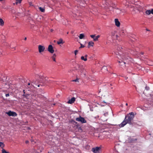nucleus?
Masks as SVG:
<instances>
[{"mask_svg": "<svg viewBox=\"0 0 153 153\" xmlns=\"http://www.w3.org/2000/svg\"><path fill=\"white\" fill-rule=\"evenodd\" d=\"M123 55H119L117 56V57L120 59V60L118 61V62L120 63V65L121 67L123 68H124L125 66V64L128 63L129 61H131V59L130 58H127L126 59Z\"/></svg>", "mask_w": 153, "mask_h": 153, "instance_id": "obj_1", "label": "nucleus"}, {"mask_svg": "<svg viewBox=\"0 0 153 153\" xmlns=\"http://www.w3.org/2000/svg\"><path fill=\"white\" fill-rule=\"evenodd\" d=\"M134 117V114L133 112H131L128 114L126 116L125 119L127 122L128 123L131 124V121L133 120Z\"/></svg>", "mask_w": 153, "mask_h": 153, "instance_id": "obj_2", "label": "nucleus"}, {"mask_svg": "<svg viewBox=\"0 0 153 153\" xmlns=\"http://www.w3.org/2000/svg\"><path fill=\"white\" fill-rule=\"evenodd\" d=\"M76 120L78 122H80L82 123H86V121L85 119L83 117L81 116H80L79 117L76 118Z\"/></svg>", "mask_w": 153, "mask_h": 153, "instance_id": "obj_3", "label": "nucleus"}, {"mask_svg": "<svg viewBox=\"0 0 153 153\" xmlns=\"http://www.w3.org/2000/svg\"><path fill=\"white\" fill-rule=\"evenodd\" d=\"M101 149L100 147H96L92 149V151L94 153H99Z\"/></svg>", "mask_w": 153, "mask_h": 153, "instance_id": "obj_4", "label": "nucleus"}, {"mask_svg": "<svg viewBox=\"0 0 153 153\" xmlns=\"http://www.w3.org/2000/svg\"><path fill=\"white\" fill-rule=\"evenodd\" d=\"M39 52V53H41L44 52L45 49V48L43 45H39L38 46Z\"/></svg>", "mask_w": 153, "mask_h": 153, "instance_id": "obj_5", "label": "nucleus"}, {"mask_svg": "<svg viewBox=\"0 0 153 153\" xmlns=\"http://www.w3.org/2000/svg\"><path fill=\"white\" fill-rule=\"evenodd\" d=\"M6 113L10 116L16 117L17 115V114L16 112L11 111L6 112Z\"/></svg>", "mask_w": 153, "mask_h": 153, "instance_id": "obj_6", "label": "nucleus"}, {"mask_svg": "<svg viewBox=\"0 0 153 153\" xmlns=\"http://www.w3.org/2000/svg\"><path fill=\"white\" fill-rule=\"evenodd\" d=\"M100 36L99 35H98L96 36V35H90V37L93 39V40L94 41H97L98 40V39L100 38Z\"/></svg>", "mask_w": 153, "mask_h": 153, "instance_id": "obj_7", "label": "nucleus"}, {"mask_svg": "<svg viewBox=\"0 0 153 153\" xmlns=\"http://www.w3.org/2000/svg\"><path fill=\"white\" fill-rule=\"evenodd\" d=\"M48 51L51 53H53L54 52L53 48L51 45H49L48 48Z\"/></svg>", "mask_w": 153, "mask_h": 153, "instance_id": "obj_8", "label": "nucleus"}, {"mask_svg": "<svg viewBox=\"0 0 153 153\" xmlns=\"http://www.w3.org/2000/svg\"><path fill=\"white\" fill-rule=\"evenodd\" d=\"M127 123H128L126 121V119H125L119 125V126L121 127H123Z\"/></svg>", "mask_w": 153, "mask_h": 153, "instance_id": "obj_9", "label": "nucleus"}, {"mask_svg": "<svg viewBox=\"0 0 153 153\" xmlns=\"http://www.w3.org/2000/svg\"><path fill=\"white\" fill-rule=\"evenodd\" d=\"M146 13L147 15H149L151 14H153V9L151 10H148L146 11Z\"/></svg>", "mask_w": 153, "mask_h": 153, "instance_id": "obj_10", "label": "nucleus"}, {"mask_svg": "<svg viewBox=\"0 0 153 153\" xmlns=\"http://www.w3.org/2000/svg\"><path fill=\"white\" fill-rule=\"evenodd\" d=\"M114 22L116 25L117 27H119L120 26V23L118 19H116L114 20Z\"/></svg>", "mask_w": 153, "mask_h": 153, "instance_id": "obj_11", "label": "nucleus"}, {"mask_svg": "<svg viewBox=\"0 0 153 153\" xmlns=\"http://www.w3.org/2000/svg\"><path fill=\"white\" fill-rule=\"evenodd\" d=\"M75 98L74 97H72L70 100H69L68 103L69 104H72L75 101Z\"/></svg>", "mask_w": 153, "mask_h": 153, "instance_id": "obj_12", "label": "nucleus"}, {"mask_svg": "<svg viewBox=\"0 0 153 153\" xmlns=\"http://www.w3.org/2000/svg\"><path fill=\"white\" fill-rule=\"evenodd\" d=\"M57 44L59 45L60 44H63L64 43V42L63 41L62 39H60L59 41L57 42Z\"/></svg>", "mask_w": 153, "mask_h": 153, "instance_id": "obj_13", "label": "nucleus"}, {"mask_svg": "<svg viewBox=\"0 0 153 153\" xmlns=\"http://www.w3.org/2000/svg\"><path fill=\"white\" fill-rule=\"evenodd\" d=\"M107 103L104 101L103 102L99 103V105L101 106H104Z\"/></svg>", "mask_w": 153, "mask_h": 153, "instance_id": "obj_14", "label": "nucleus"}, {"mask_svg": "<svg viewBox=\"0 0 153 153\" xmlns=\"http://www.w3.org/2000/svg\"><path fill=\"white\" fill-rule=\"evenodd\" d=\"M94 45V43L92 42H90L88 43V47L89 48L91 46H93Z\"/></svg>", "mask_w": 153, "mask_h": 153, "instance_id": "obj_15", "label": "nucleus"}, {"mask_svg": "<svg viewBox=\"0 0 153 153\" xmlns=\"http://www.w3.org/2000/svg\"><path fill=\"white\" fill-rule=\"evenodd\" d=\"M131 53L132 54H133L134 55H137L138 54V53L136 51L134 50L133 51H132L131 52Z\"/></svg>", "mask_w": 153, "mask_h": 153, "instance_id": "obj_16", "label": "nucleus"}, {"mask_svg": "<svg viewBox=\"0 0 153 153\" xmlns=\"http://www.w3.org/2000/svg\"><path fill=\"white\" fill-rule=\"evenodd\" d=\"M4 24V22L3 19L0 18V26H3Z\"/></svg>", "mask_w": 153, "mask_h": 153, "instance_id": "obj_17", "label": "nucleus"}, {"mask_svg": "<svg viewBox=\"0 0 153 153\" xmlns=\"http://www.w3.org/2000/svg\"><path fill=\"white\" fill-rule=\"evenodd\" d=\"M56 56V55L55 54H53V56H52L51 58L52 59V60L55 62H56V60L55 59V58Z\"/></svg>", "mask_w": 153, "mask_h": 153, "instance_id": "obj_18", "label": "nucleus"}, {"mask_svg": "<svg viewBox=\"0 0 153 153\" xmlns=\"http://www.w3.org/2000/svg\"><path fill=\"white\" fill-rule=\"evenodd\" d=\"M115 33H116V32L115 31H113L111 32L110 35L112 38H113L114 37L115 35Z\"/></svg>", "mask_w": 153, "mask_h": 153, "instance_id": "obj_19", "label": "nucleus"}, {"mask_svg": "<svg viewBox=\"0 0 153 153\" xmlns=\"http://www.w3.org/2000/svg\"><path fill=\"white\" fill-rule=\"evenodd\" d=\"M84 34L83 33H81L79 34V38L80 39H82L84 38Z\"/></svg>", "mask_w": 153, "mask_h": 153, "instance_id": "obj_20", "label": "nucleus"}, {"mask_svg": "<svg viewBox=\"0 0 153 153\" xmlns=\"http://www.w3.org/2000/svg\"><path fill=\"white\" fill-rule=\"evenodd\" d=\"M22 0H16V4H20Z\"/></svg>", "mask_w": 153, "mask_h": 153, "instance_id": "obj_21", "label": "nucleus"}, {"mask_svg": "<svg viewBox=\"0 0 153 153\" xmlns=\"http://www.w3.org/2000/svg\"><path fill=\"white\" fill-rule=\"evenodd\" d=\"M39 9L42 12H44L45 11V9L43 7H39Z\"/></svg>", "mask_w": 153, "mask_h": 153, "instance_id": "obj_22", "label": "nucleus"}, {"mask_svg": "<svg viewBox=\"0 0 153 153\" xmlns=\"http://www.w3.org/2000/svg\"><path fill=\"white\" fill-rule=\"evenodd\" d=\"M81 59L84 61H86L87 60V59L85 58L84 56H82L81 57Z\"/></svg>", "mask_w": 153, "mask_h": 153, "instance_id": "obj_23", "label": "nucleus"}, {"mask_svg": "<svg viewBox=\"0 0 153 153\" xmlns=\"http://www.w3.org/2000/svg\"><path fill=\"white\" fill-rule=\"evenodd\" d=\"M4 145L3 143L1 142H0V147L2 148H3V147H4Z\"/></svg>", "mask_w": 153, "mask_h": 153, "instance_id": "obj_24", "label": "nucleus"}, {"mask_svg": "<svg viewBox=\"0 0 153 153\" xmlns=\"http://www.w3.org/2000/svg\"><path fill=\"white\" fill-rule=\"evenodd\" d=\"M2 153H9L8 152H6L4 149H2Z\"/></svg>", "mask_w": 153, "mask_h": 153, "instance_id": "obj_25", "label": "nucleus"}, {"mask_svg": "<svg viewBox=\"0 0 153 153\" xmlns=\"http://www.w3.org/2000/svg\"><path fill=\"white\" fill-rule=\"evenodd\" d=\"M78 52V51L77 50H76L74 51V53L75 55H76L77 53Z\"/></svg>", "mask_w": 153, "mask_h": 153, "instance_id": "obj_26", "label": "nucleus"}, {"mask_svg": "<svg viewBox=\"0 0 153 153\" xmlns=\"http://www.w3.org/2000/svg\"><path fill=\"white\" fill-rule=\"evenodd\" d=\"M108 9L110 10H112L113 9V8L111 6H110L109 7Z\"/></svg>", "mask_w": 153, "mask_h": 153, "instance_id": "obj_27", "label": "nucleus"}, {"mask_svg": "<svg viewBox=\"0 0 153 153\" xmlns=\"http://www.w3.org/2000/svg\"><path fill=\"white\" fill-rule=\"evenodd\" d=\"M145 89L147 90H149V87H147V86H146V87H145Z\"/></svg>", "mask_w": 153, "mask_h": 153, "instance_id": "obj_28", "label": "nucleus"}, {"mask_svg": "<svg viewBox=\"0 0 153 153\" xmlns=\"http://www.w3.org/2000/svg\"><path fill=\"white\" fill-rule=\"evenodd\" d=\"M85 47L84 45H82V44H81V46L80 47V48H82Z\"/></svg>", "mask_w": 153, "mask_h": 153, "instance_id": "obj_29", "label": "nucleus"}, {"mask_svg": "<svg viewBox=\"0 0 153 153\" xmlns=\"http://www.w3.org/2000/svg\"><path fill=\"white\" fill-rule=\"evenodd\" d=\"M32 83L34 84H36V81H33V82H32Z\"/></svg>", "mask_w": 153, "mask_h": 153, "instance_id": "obj_30", "label": "nucleus"}, {"mask_svg": "<svg viewBox=\"0 0 153 153\" xmlns=\"http://www.w3.org/2000/svg\"><path fill=\"white\" fill-rule=\"evenodd\" d=\"M5 96H6V97H7L9 96V94H5Z\"/></svg>", "mask_w": 153, "mask_h": 153, "instance_id": "obj_31", "label": "nucleus"}, {"mask_svg": "<svg viewBox=\"0 0 153 153\" xmlns=\"http://www.w3.org/2000/svg\"><path fill=\"white\" fill-rule=\"evenodd\" d=\"M29 4L31 6V5H32V3L31 2H30L29 3Z\"/></svg>", "mask_w": 153, "mask_h": 153, "instance_id": "obj_32", "label": "nucleus"}, {"mask_svg": "<svg viewBox=\"0 0 153 153\" xmlns=\"http://www.w3.org/2000/svg\"><path fill=\"white\" fill-rule=\"evenodd\" d=\"M79 130H80L81 131H82V129L80 127L79 128Z\"/></svg>", "mask_w": 153, "mask_h": 153, "instance_id": "obj_33", "label": "nucleus"}, {"mask_svg": "<svg viewBox=\"0 0 153 153\" xmlns=\"http://www.w3.org/2000/svg\"><path fill=\"white\" fill-rule=\"evenodd\" d=\"M78 80L77 79H76L75 80H73V82H76Z\"/></svg>", "mask_w": 153, "mask_h": 153, "instance_id": "obj_34", "label": "nucleus"}, {"mask_svg": "<svg viewBox=\"0 0 153 153\" xmlns=\"http://www.w3.org/2000/svg\"><path fill=\"white\" fill-rule=\"evenodd\" d=\"M87 56H88V55H85V58H87Z\"/></svg>", "mask_w": 153, "mask_h": 153, "instance_id": "obj_35", "label": "nucleus"}, {"mask_svg": "<svg viewBox=\"0 0 153 153\" xmlns=\"http://www.w3.org/2000/svg\"><path fill=\"white\" fill-rule=\"evenodd\" d=\"M4 0H0V2H2L3 1H4Z\"/></svg>", "mask_w": 153, "mask_h": 153, "instance_id": "obj_36", "label": "nucleus"}, {"mask_svg": "<svg viewBox=\"0 0 153 153\" xmlns=\"http://www.w3.org/2000/svg\"><path fill=\"white\" fill-rule=\"evenodd\" d=\"M30 83H28V85H30Z\"/></svg>", "mask_w": 153, "mask_h": 153, "instance_id": "obj_37", "label": "nucleus"}, {"mask_svg": "<svg viewBox=\"0 0 153 153\" xmlns=\"http://www.w3.org/2000/svg\"><path fill=\"white\" fill-rule=\"evenodd\" d=\"M28 142V141H26V143H27Z\"/></svg>", "mask_w": 153, "mask_h": 153, "instance_id": "obj_38", "label": "nucleus"}, {"mask_svg": "<svg viewBox=\"0 0 153 153\" xmlns=\"http://www.w3.org/2000/svg\"><path fill=\"white\" fill-rule=\"evenodd\" d=\"M24 39H25V40H26L27 39V38H26V37H25V38Z\"/></svg>", "mask_w": 153, "mask_h": 153, "instance_id": "obj_39", "label": "nucleus"}, {"mask_svg": "<svg viewBox=\"0 0 153 153\" xmlns=\"http://www.w3.org/2000/svg\"><path fill=\"white\" fill-rule=\"evenodd\" d=\"M146 30L147 31H149V30H148V29H146Z\"/></svg>", "mask_w": 153, "mask_h": 153, "instance_id": "obj_40", "label": "nucleus"}, {"mask_svg": "<svg viewBox=\"0 0 153 153\" xmlns=\"http://www.w3.org/2000/svg\"><path fill=\"white\" fill-rule=\"evenodd\" d=\"M53 29H51V32L53 31Z\"/></svg>", "mask_w": 153, "mask_h": 153, "instance_id": "obj_41", "label": "nucleus"}, {"mask_svg": "<svg viewBox=\"0 0 153 153\" xmlns=\"http://www.w3.org/2000/svg\"><path fill=\"white\" fill-rule=\"evenodd\" d=\"M126 105H127V106L128 105V103H126Z\"/></svg>", "mask_w": 153, "mask_h": 153, "instance_id": "obj_42", "label": "nucleus"}, {"mask_svg": "<svg viewBox=\"0 0 153 153\" xmlns=\"http://www.w3.org/2000/svg\"><path fill=\"white\" fill-rule=\"evenodd\" d=\"M37 86H38V87H39V85H37Z\"/></svg>", "mask_w": 153, "mask_h": 153, "instance_id": "obj_43", "label": "nucleus"}, {"mask_svg": "<svg viewBox=\"0 0 153 153\" xmlns=\"http://www.w3.org/2000/svg\"><path fill=\"white\" fill-rule=\"evenodd\" d=\"M2 79V80L4 81V79Z\"/></svg>", "mask_w": 153, "mask_h": 153, "instance_id": "obj_44", "label": "nucleus"}, {"mask_svg": "<svg viewBox=\"0 0 153 153\" xmlns=\"http://www.w3.org/2000/svg\"><path fill=\"white\" fill-rule=\"evenodd\" d=\"M116 36L117 37H118V36H117V35H116Z\"/></svg>", "mask_w": 153, "mask_h": 153, "instance_id": "obj_45", "label": "nucleus"}, {"mask_svg": "<svg viewBox=\"0 0 153 153\" xmlns=\"http://www.w3.org/2000/svg\"><path fill=\"white\" fill-rule=\"evenodd\" d=\"M142 55L143 54V53H142Z\"/></svg>", "mask_w": 153, "mask_h": 153, "instance_id": "obj_46", "label": "nucleus"}, {"mask_svg": "<svg viewBox=\"0 0 153 153\" xmlns=\"http://www.w3.org/2000/svg\"><path fill=\"white\" fill-rule=\"evenodd\" d=\"M68 32L67 33V34H68Z\"/></svg>", "mask_w": 153, "mask_h": 153, "instance_id": "obj_47", "label": "nucleus"}, {"mask_svg": "<svg viewBox=\"0 0 153 153\" xmlns=\"http://www.w3.org/2000/svg\"><path fill=\"white\" fill-rule=\"evenodd\" d=\"M106 44H107V42H106Z\"/></svg>", "mask_w": 153, "mask_h": 153, "instance_id": "obj_48", "label": "nucleus"}]
</instances>
